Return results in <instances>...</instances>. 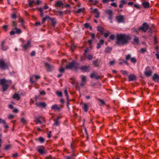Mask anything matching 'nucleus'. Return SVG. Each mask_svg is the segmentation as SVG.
Segmentation results:
<instances>
[{
  "label": "nucleus",
  "mask_w": 159,
  "mask_h": 159,
  "mask_svg": "<svg viewBox=\"0 0 159 159\" xmlns=\"http://www.w3.org/2000/svg\"><path fill=\"white\" fill-rule=\"evenodd\" d=\"M11 147V146L10 145H7L5 147V149L6 150H7L9 149Z\"/></svg>",
  "instance_id": "obj_62"
},
{
  "label": "nucleus",
  "mask_w": 159,
  "mask_h": 159,
  "mask_svg": "<svg viewBox=\"0 0 159 159\" xmlns=\"http://www.w3.org/2000/svg\"><path fill=\"white\" fill-rule=\"evenodd\" d=\"M0 82L2 86L3 91L7 90L8 86H10L11 84V81L6 80L5 79H1Z\"/></svg>",
  "instance_id": "obj_2"
},
{
  "label": "nucleus",
  "mask_w": 159,
  "mask_h": 159,
  "mask_svg": "<svg viewBox=\"0 0 159 159\" xmlns=\"http://www.w3.org/2000/svg\"><path fill=\"white\" fill-rule=\"evenodd\" d=\"M12 25L13 26H16L17 25V23L15 21H13L12 22Z\"/></svg>",
  "instance_id": "obj_55"
},
{
  "label": "nucleus",
  "mask_w": 159,
  "mask_h": 159,
  "mask_svg": "<svg viewBox=\"0 0 159 159\" xmlns=\"http://www.w3.org/2000/svg\"><path fill=\"white\" fill-rule=\"evenodd\" d=\"M116 63V61L115 60L112 61H110L109 64L110 66L113 65Z\"/></svg>",
  "instance_id": "obj_44"
},
{
  "label": "nucleus",
  "mask_w": 159,
  "mask_h": 159,
  "mask_svg": "<svg viewBox=\"0 0 159 159\" xmlns=\"http://www.w3.org/2000/svg\"><path fill=\"white\" fill-rule=\"evenodd\" d=\"M0 67L2 69H5L8 67V65L5 63L3 59L0 60Z\"/></svg>",
  "instance_id": "obj_4"
},
{
  "label": "nucleus",
  "mask_w": 159,
  "mask_h": 159,
  "mask_svg": "<svg viewBox=\"0 0 159 159\" xmlns=\"http://www.w3.org/2000/svg\"><path fill=\"white\" fill-rule=\"evenodd\" d=\"M16 14H13L11 15V17L12 18H16Z\"/></svg>",
  "instance_id": "obj_57"
},
{
  "label": "nucleus",
  "mask_w": 159,
  "mask_h": 159,
  "mask_svg": "<svg viewBox=\"0 0 159 159\" xmlns=\"http://www.w3.org/2000/svg\"><path fill=\"white\" fill-rule=\"evenodd\" d=\"M63 5V2L60 1L57 2L55 4V6L56 7H60Z\"/></svg>",
  "instance_id": "obj_17"
},
{
  "label": "nucleus",
  "mask_w": 159,
  "mask_h": 159,
  "mask_svg": "<svg viewBox=\"0 0 159 159\" xmlns=\"http://www.w3.org/2000/svg\"><path fill=\"white\" fill-rule=\"evenodd\" d=\"M120 72L123 75H127L128 73V72L126 70H121Z\"/></svg>",
  "instance_id": "obj_40"
},
{
  "label": "nucleus",
  "mask_w": 159,
  "mask_h": 159,
  "mask_svg": "<svg viewBox=\"0 0 159 159\" xmlns=\"http://www.w3.org/2000/svg\"><path fill=\"white\" fill-rule=\"evenodd\" d=\"M128 78L129 81L134 80L135 79V76L133 74L130 75L128 76Z\"/></svg>",
  "instance_id": "obj_24"
},
{
  "label": "nucleus",
  "mask_w": 159,
  "mask_h": 159,
  "mask_svg": "<svg viewBox=\"0 0 159 159\" xmlns=\"http://www.w3.org/2000/svg\"><path fill=\"white\" fill-rule=\"evenodd\" d=\"M110 34V33L109 31H106L105 33L102 32V34L106 38L108 37Z\"/></svg>",
  "instance_id": "obj_25"
},
{
  "label": "nucleus",
  "mask_w": 159,
  "mask_h": 159,
  "mask_svg": "<svg viewBox=\"0 0 159 159\" xmlns=\"http://www.w3.org/2000/svg\"><path fill=\"white\" fill-rule=\"evenodd\" d=\"M13 98L17 100H19L20 99V97L19 94L15 93L13 95Z\"/></svg>",
  "instance_id": "obj_19"
},
{
  "label": "nucleus",
  "mask_w": 159,
  "mask_h": 159,
  "mask_svg": "<svg viewBox=\"0 0 159 159\" xmlns=\"http://www.w3.org/2000/svg\"><path fill=\"white\" fill-rule=\"evenodd\" d=\"M81 77L82 83L81 84V85L82 86L84 85V83L86 82L87 79L86 76L84 75H81Z\"/></svg>",
  "instance_id": "obj_18"
},
{
  "label": "nucleus",
  "mask_w": 159,
  "mask_h": 159,
  "mask_svg": "<svg viewBox=\"0 0 159 159\" xmlns=\"http://www.w3.org/2000/svg\"><path fill=\"white\" fill-rule=\"evenodd\" d=\"M40 93L41 95H44L45 94V93L44 91H43L40 92Z\"/></svg>",
  "instance_id": "obj_63"
},
{
  "label": "nucleus",
  "mask_w": 159,
  "mask_h": 159,
  "mask_svg": "<svg viewBox=\"0 0 159 159\" xmlns=\"http://www.w3.org/2000/svg\"><path fill=\"white\" fill-rule=\"evenodd\" d=\"M38 152L41 154H45L46 153L45 148L43 146L40 147L38 149Z\"/></svg>",
  "instance_id": "obj_13"
},
{
  "label": "nucleus",
  "mask_w": 159,
  "mask_h": 159,
  "mask_svg": "<svg viewBox=\"0 0 159 159\" xmlns=\"http://www.w3.org/2000/svg\"><path fill=\"white\" fill-rule=\"evenodd\" d=\"M13 29L15 31L16 33L20 34L21 32V31L20 29L19 28H17L16 27Z\"/></svg>",
  "instance_id": "obj_26"
},
{
  "label": "nucleus",
  "mask_w": 159,
  "mask_h": 159,
  "mask_svg": "<svg viewBox=\"0 0 159 159\" xmlns=\"http://www.w3.org/2000/svg\"><path fill=\"white\" fill-rule=\"evenodd\" d=\"M31 43L30 41H28L26 44H25L23 45V48L25 50H26L28 48H30Z\"/></svg>",
  "instance_id": "obj_12"
},
{
  "label": "nucleus",
  "mask_w": 159,
  "mask_h": 159,
  "mask_svg": "<svg viewBox=\"0 0 159 159\" xmlns=\"http://www.w3.org/2000/svg\"><path fill=\"white\" fill-rule=\"evenodd\" d=\"M111 5L112 6H113V7H117V4H116V3L115 2H113V3H112L111 4Z\"/></svg>",
  "instance_id": "obj_51"
},
{
  "label": "nucleus",
  "mask_w": 159,
  "mask_h": 159,
  "mask_svg": "<svg viewBox=\"0 0 159 159\" xmlns=\"http://www.w3.org/2000/svg\"><path fill=\"white\" fill-rule=\"evenodd\" d=\"M116 18L117 21L119 23H122L123 22V20L124 19V17L122 15H119V16H116Z\"/></svg>",
  "instance_id": "obj_10"
},
{
  "label": "nucleus",
  "mask_w": 159,
  "mask_h": 159,
  "mask_svg": "<svg viewBox=\"0 0 159 159\" xmlns=\"http://www.w3.org/2000/svg\"><path fill=\"white\" fill-rule=\"evenodd\" d=\"M46 159H55L54 157H52L51 156H48L46 157Z\"/></svg>",
  "instance_id": "obj_58"
},
{
  "label": "nucleus",
  "mask_w": 159,
  "mask_h": 159,
  "mask_svg": "<svg viewBox=\"0 0 159 159\" xmlns=\"http://www.w3.org/2000/svg\"><path fill=\"white\" fill-rule=\"evenodd\" d=\"M90 77L91 78H94L96 79H98L99 78V77L95 73H93L91 74Z\"/></svg>",
  "instance_id": "obj_20"
},
{
  "label": "nucleus",
  "mask_w": 159,
  "mask_h": 159,
  "mask_svg": "<svg viewBox=\"0 0 159 159\" xmlns=\"http://www.w3.org/2000/svg\"><path fill=\"white\" fill-rule=\"evenodd\" d=\"M134 7L138 9H139L140 8V7H139V5L138 4H134Z\"/></svg>",
  "instance_id": "obj_49"
},
{
  "label": "nucleus",
  "mask_w": 159,
  "mask_h": 159,
  "mask_svg": "<svg viewBox=\"0 0 159 159\" xmlns=\"http://www.w3.org/2000/svg\"><path fill=\"white\" fill-rule=\"evenodd\" d=\"M83 109L84 110V111L86 112L88 111V107L87 105L86 104H84L83 106L82 107Z\"/></svg>",
  "instance_id": "obj_29"
},
{
  "label": "nucleus",
  "mask_w": 159,
  "mask_h": 159,
  "mask_svg": "<svg viewBox=\"0 0 159 159\" xmlns=\"http://www.w3.org/2000/svg\"><path fill=\"white\" fill-rule=\"evenodd\" d=\"M21 121L23 124H25L26 123V120L24 118H22L21 119Z\"/></svg>",
  "instance_id": "obj_48"
},
{
  "label": "nucleus",
  "mask_w": 159,
  "mask_h": 159,
  "mask_svg": "<svg viewBox=\"0 0 159 159\" xmlns=\"http://www.w3.org/2000/svg\"><path fill=\"white\" fill-rule=\"evenodd\" d=\"M116 43L119 45H125L128 43L131 39L129 35L125 34H118L116 36Z\"/></svg>",
  "instance_id": "obj_1"
},
{
  "label": "nucleus",
  "mask_w": 159,
  "mask_h": 159,
  "mask_svg": "<svg viewBox=\"0 0 159 159\" xmlns=\"http://www.w3.org/2000/svg\"><path fill=\"white\" fill-rule=\"evenodd\" d=\"M56 93L57 94V95L59 97H61L62 96V93L61 92L57 91L56 92Z\"/></svg>",
  "instance_id": "obj_39"
},
{
  "label": "nucleus",
  "mask_w": 159,
  "mask_h": 159,
  "mask_svg": "<svg viewBox=\"0 0 159 159\" xmlns=\"http://www.w3.org/2000/svg\"><path fill=\"white\" fill-rule=\"evenodd\" d=\"M35 121L36 122L37 124L38 123L41 124L42 122L40 121L39 118H37L36 119Z\"/></svg>",
  "instance_id": "obj_42"
},
{
  "label": "nucleus",
  "mask_w": 159,
  "mask_h": 159,
  "mask_svg": "<svg viewBox=\"0 0 159 159\" xmlns=\"http://www.w3.org/2000/svg\"><path fill=\"white\" fill-rule=\"evenodd\" d=\"M34 77L35 78V79L36 81H37L39 79H40V76L38 75H32L30 76V82L32 84H34L35 82V81H34L33 80V78Z\"/></svg>",
  "instance_id": "obj_5"
},
{
  "label": "nucleus",
  "mask_w": 159,
  "mask_h": 159,
  "mask_svg": "<svg viewBox=\"0 0 159 159\" xmlns=\"http://www.w3.org/2000/svg\"><path fill=\"white\" fill-rule=\"evenodd\" d=\"M6 42L5 41H3L2 43L1 46L2 49L3 51H6L8 49L9 47L8 46L6 45Z\"/></svg>",
  "instance_id": "obj_11"
},
{
  "label": "nucleus",
  "mask_w": 159,
  "mask_h": 159,
  "mask_svg": "<svg viewBox=\"0 0 159 159\" xmlns=\"http://www.w3.org/2000/svg\"><path fill=\"white\" fill-rule=\"evenodd\" d=\"M59 70L61 73H62L64 72V69L63 68H61L59 69Z\"/></svg>",
  "instance_id": "obj_53"
},
{
  "label": "nucleus",
  "mask_w": 159,
  "mask_h": 159,
  "mask_svg": "<svg viewBox=\"0 0 159 159\" xmlns=\"http://www.w3.org/2000/svg\"><path fill=\"white\" fill-rule=\"evenodd\" d=\"M104 43V40L102 39H101L99 41V43H100V44L101 45H102Z\"/></svg>",
  "instance_id": "obj_52"
},
{
  "label": "nucleus",
  "mask_w": 159,
  "mask_h": 159,
  "mask_svg": "<svg viewBox=\"0 0 159 159\" xmlns=\"http://www.w3.org/2000/svg\"><path fill=\"white\" fill-rule=\"evenodd\" d=\"M98 60H95L93 61V64L94 65L97 66L98 65Z\"/></svg>",
  "instance_id": "obj_46"
},
{
  "label": "nucleus",
  "mask_w": 159,
  "mask_h": 159,
  "mask_svg": "<svg viewBox=\"0 0 159 159\" xmlns=\"http://www.w3.org/2000/svg\"><path fill=\"white\" fill-rule=\"evenodd\" d=\"M98 1L96 0H93V2H92V4L94 5H96L97 4V3Z\"/></svg>",
  "instance_id": "obj_61"
},
{
  "label": "nucleus",
  "mask_w": 159,
  "mask_h": 159,
  "mask_svg": "<svg viewBox=\"0 0 159 159\" xmlns=\"http://www.w3.org/2000/svg\"><path fill=\"white\" fill-rule=\"evenodd\" d=\"M14 115L12 114H10L8 116V118L9 119H11L14 117Z\"/></svg>",
  "instance_id": "obj_45"
},
{
  "label": "nucleus",
  "mask_w": 159,
  "mask_h": 159,
  "mask_svg": "<svg viewBox=\"0 0 159 159\" xmlns=\"http://www.w3.org/2000/svg\"><path fill=\"white\" fill-rule=\"evenodd\" d=\"M148 25L145 23L139 28V30H141L142 31L145 32L148 29Z\"/></svg>",
  "instance_id": "obj_8"
},
{
  "label": "nucleus",
  "mask_w": 159,
  "mask_h": 159,
  "mask_svg": "<svg viewBox=\"0 0 159 159\" xmlns=\"http://www.w3.org/2000/svg\"><path fill=\"white\" fill-rule=\"evenodd\" d=\"M51 110H53L55 111L58 110L60 109V107H58L57 105V104H55L52 105L51 107Z\"/></svg>",
  "instance_id": "obj_16"
},
{
  "label": "nucleus",
  "mask_w": 159,
  "mask_h": 159,
  "mask_svg": "<svg viewBox=\"0 0 159 159\" xmlns=\"http://www.w3.org/2000/svg\"><path fill=\"white\" fill-rule=\"evenodd\" d=\"M153 79L155 81H159V76L156 74H154L153 77Z\"/></svg>",
  "instance_id": "obj_21"
},
{
  "label": "nucleus",
  "mask_w": 159,
  "mask_h": 159,
  "mask_svg": "<svg viewBox=\"0 0 159 159\" xmlns=\"http://www.w3.org/2000/svg\"><path fill=\"white\" fill-rule=\"evenodd\" d=\"M106 12L108 15L109 16L112 15V12L111 10H108L106 11Z\"/></svg>",
  "instance_id": "obj_37"
},
{
  "label": "nucleus",
  "mask_w": 159,
  "mask_h": 159,
  "mask_svg": "<svg viewBox=\"0 0 159 159\" xmlns=\"http://www.w3.org/2000/svg\"><path fill=\"white\" fill-rule=\"evenodd\" d=\"M59 117H57V120H54V124L55 125L57 126L59 125L60 123L59 121H58V120L59 119Z\"/></svg>",
  "instance_id": "obj_27"
},
{
  "label": "nucleus",
  "mask_w": 159,
  "mask_h": 159,
  "mask_svg": "<svg viewBox=\"0 0 159 159\" xmlns=\"http://www.w3.org/2000/svg\"><path fill=\"white\" fill-rule=\"evenodd\" d=\"M35 54V52L34 51H33L31 53H30V55L31 56H34Z\"/></svg>",
  "instance_id": "obj_60"
},
{
  "label": "nucleus",
  "mask_w": 159,
  "mask_h": 159,
  "mask_svg": "<svg viewBox=\"0 0 159 159\" xmlns=\"http://www.w3.org/2000/svg\"><path fill=\"white\" fill-rule=\"evenodd\" d=\"M85 56L86 57H87V58L89 60H91L92 59L93 57V56L91 54L86 55Z\"/></svg>",
  "instance_id": "obj_32"
},
{
  "label": "nucleus",
  "mask_w": 159,
  "mask_h": 159,
  "mask_svg": "<svg viewBox=\"0 0 159 159\" xmlns=\"http://www.w3.org/2000/svg\"><path fill=\"white\" fill-rule=\"evenodd\" d=\"M132 57H131V55L129 54L127 55L125 57V59L126 60H129Z\"/></svg>",
  "instance_id": "obj_35"
},
{
  "label": "nucleus",
  "mask_w": 159,
  "mask_h": 159,
  "mask_svg": "<svg viewBox=\"0 0 159 159\" xmlns=\"http://www.w3.org/2000/svg\"><path fill=\"white\" fill-rule=\"evenodd\" d=\"M39 140L40 143H43L44 142V140L43 138L40 137L39 138Z\"/></svg>",
  "instance_id": "obj_41"
},
{
  "label": "nucleus",
  "mask_w": 159,
  "mask_h": 159,
  "mask_svg": "<svg viewBox=\"0 0 159 159\" xmlns=\"http://www.w3.org/2000/svg\"><path fill=\"white\" fill-rule=\"evenodd\" d=\"M84 10V8H80L79 9L78 11H77V13H80L81 12H83Z\"/></svg>",
  "instance_id": "obj_38"
},
{
  "label": "nucleus",
  "mask_w": 159,
  "mask_h": 159,
  "mask_svg": "<svg viewBox=\"0 0 159 159\" xmlns=\"http://www.w3.org/2000/svg\"><path fill=\"white\" fill-rule=\"evenodd\" d=\"M130 61L133 63L135 64L136 62V59L134 57H132L130 59Z\"/></svg>",
  "instance_id": "obj_34"
},
{
  "label": "nucleus",
  "mask_w": 159,
  "mask_h": 159,
  "mask_svg": "<svg viewBox=\"0 0 159 159\" xmlns=\"http://www.w3.org/2000/svg\"><path fill=\"white\" fill-rule=\"evenodd\" d=\"M98 31L101 33V34H102V32H103L104 31V29L102 27H98Z\"/></svg>",
  "instance_id": "obj_33"
},
{
  "label": "nucleus",
  "mask_w": 159,
  "mask_h": 159,
  "mask_svg": "<svg viewBox=\"0 0 159 159\" xmlns=\"http://www.w3.org/2000/svg\"><path fill=\"white\" fill-rule=\"evenodd\" d=\"M142 5L145 8H148L149 7L150 4L148 2L144 1L142 2Z\"/></svg>",
  "instance_id": "obj_15"
},
{
  "label": "nucleus",
  "mask_w": 159,
  "mask_h": 159,
  "mask_svg": "<svg viewBox=\"0 0 159 159\" xmlns=\"http://www.w3.org/2000/svg\"><path fill=\"white\" fill-rule=\"evenodd\" d=\"M18 22H20L21 23V25L24 28H25L26 27L24 25L25 24V21L22 18H20L19 19V20L18 21Z\"/></svg>",
  "instance_id": "obj_22"
},
{
  "label": "nucleus",
  "mask_w": 159,
  "mask_h": 159,
  "mask_svg": "<svg viewBox=\"0 0 159 159\" xmlns=\"http://www.w3.org/2000/svg\"><path fill=\"white\" fill-rule=\"evenodd\" d=\"M50 19L51 20L52 25L54 27L56 24L57 23L56 19L54 18H50Z\"/></svg>",
  "instance_id": "obj_23"
},
{
  "label": "nucleus",
  "mask_w": 159,
  "mask_h": 159,
  "mask_svg": "<svg viewBox=\"0 0 159 159\" xmlns=\"http://www.w3.org/2000/svg\"><path fill=\"white\" fill-rule=\"evenodd\" d=\"M144 74L147 76H150L151 75L152 72L150 67L148 66L146 68L144 72Z\"/></svg>",
  "instance_id": "obj_3"
},
{
  "label": "nucleus",
  "mask_w": 159,
  "mask_h": 159,
  "mask_svg": "<svg viewBox=\"0 0 159 159\" xmlns=\"http://www.w3.org/2000/svg\"><path fill=\"white\" fill-rule=\"evenodd\" d=\"M77 64V63L74 61L70 63L66 66V68L68 69H70L73 68Z\"/></svg>",
  "instance_id": "obj_6"
},
{
  "label": "nucleus",
  "mask_w": 159,
  "mask_h": 159,
  "mask_svg": "<svg viewBox=\"0 0 159 159\" xmlns=\"http://www.w3.org/2000/svg\"><path fill=\"white\" fill-rule=\"evenodd\" d=\"M28 2L29 6L31 7L34 2V0H28Z\"/></svg>",
  "instance_id": "obj_28"
},
{
  "label": "nucleus",
  "mask_w": 159,
  "mask_h": 159,
  "mask_svg": "<svg viewBox=\"0 0 159 159\" xmlns=\"http://www.w3.org/2000/svg\"><path fill=\"white\" fill-rule=\"evenodd\" d=\"M115 38V36L114 35H111L110 37V38L111 40H113Z\"/></svg>",
  "instance_id": "obj_54"
},
{
  "label": "nucleus",
  "mask_w": 159,
  "mask_h": 159,
  "mask_svg": "<svg viewBox=\"0 0 159 159\" xmlns=\"http://www.w3.org/2000/svg\"><path fill=\"white\" fill-rule=\"evenodd\" d=\"M134 42L136 44H138L139 43V39L136 36H135L134 39Z\"/></svg>",
  "instance_id": "obj_30"
},
{
  "label": "nucleus",
  "mask_w": 159,
  "mask_h": 159,
  "mask_svg": "<svg viewBox=\"0 0 159 159\" xmlns=\"http://www.w3.org/2000/svg\"><path fill=\"white\" fill-rule=\"evenodd\" d=\"M146 49H144V48L141 49L140 50V51L142 53H143V52H146Z\"/></svg>",
  "instance_id": "obj_59"
},
{
  "label": "nucleus",
  "mask_w": 159,
  "mask_h": 159,
  "mask_svg": "<svg viewBox=\"0 0 159 159\" xmlns=\"http://www.w3.org/2000/svg\"><path fill=\"white\" fill-rule=\"evenodd\" d=\"M111 50V49L109 48H107L105 50V52L106 53H109L110 52Z\"/></svg>",
  "instance_id": "obj_36"
},
{
  "label": "nucleus",
  "mask_w": 159,
  "mask_h": 159,
  "mask_svg": "<svg viewBox=\"0 0 159 159\" xmlns=\"http://www.w3.org/2000/svg\"><path fill=\"white\" fill-rule=\"evenodd\" d=\"M51 131H49L48 133V137L49 138H50L51 136Z\"/></svg>",
  "instance_id": "obj_56"
},
{
  "label": "nucleus",
  "mask_w": 159,
  "mask_h": 159,
  "mask_svg": "<svg viewBox=\"0 0 159 159\" xmlns=\"http://www.w3.org/2000/svg\"><path fill=\"white\" fill-rule=\"evenodd\" d=\"M89 66H84L80 68L81 71L84 72H88L89 70Z\"/></svg>",
  "instance_id": "obj_9"
},
{
  "label": "nucleus",
  "mask_w": 159,
  "mask_h": 159,
  "mask_svg": "<svg viewBox=\"0 0 159 159\" xmlns=\"http://www.w3.org/2000/svg\"><path fill=\"white\" fill-rule=\"evenodd\" d=\"M2 123L4 124H6V122L5 120H3L1 119L0 118V124Z\"/></svg>",
  "instance_id": "obj_50"
},
{
  "label": "nucleus",
  "mask_w": 159,
  "mask_h": 159,
  "mask_svg": "<svg viewBox=\"0 0 159 159\" xmlns=\"http://www.w3.org/2000/svg\"><path fill=\"white\" fill-rule=\"evenodd\" d=\"M121 2L122 4H126V3L127 2L125 0H121Z\"/></svg>",
  "instance_id": "obj_64"
},
{
  "label": "nucleus",
  "mask_w": 159,
  "mask_h": 159,
  "mask_svg": "<svg viewBox=\"0 0 159 159\" xmlns=\"http://www.w3.org/2000/svg\"><path fill=\"white\" fill-rule=\"evenodd\" d=\"M50 18L49 16H46L45 17L43 18L42 19V22L43 23H44L46 20L48 19H50Z\"/></svg>",
  "instance_id": "obj_31"
},
{
  "label": "nucleus",
  "mask_w": 159,
  "mask_h": 159,
  "mask_svg": "<svg viewBox=\"0 0 159 159\" xmlns=\"http://www.w3.org/2000/svg\"><path fill=\"white\" fill-rule=\"evenodd\" d=\"M92 11L91 12L94 14H95V17L96 18H98L99 17V12L98 11V10L97 9H93L92 7H91L90 9Z\"/></svg>",
  "instance_id": "obj_7"
},
{
  "label": "nucleus",
  "mask_w": 159,
  "mask_h": 159,
  "mask_svg": "<svg viewBox=\"0 0 159 159\" xmlns=\"http://www.w3.org/2000/svg\"><path fill=\"white\" fill-rule=\"evenodd\" d=\"M120 61H123V62H124V63H125L127 65H128L129 64L124 59H120L119 60Z\"/></svg>",
  "instance_id": "obj_47"
},
{
  "label": "nucleus",
  "mask_w": 159,
  "mask_h": 159,
  "mask_svg": "<svg viewBox=\"0 0 159 159\" xmlns=\"http://www.w3.org/2000/svg\"><path fill=\"white\" fill-rule=\"evenodd\" d=\"M37 106L40 107H45L46 106V103L44 102H37L35 103Z\"/></svg>",
  "instance_id": "obj_14"
},
{
  "label": "nucleus",
  "mask_w": 159,
  "mask_h": 159,
  "mask_svg": "<svg viewBox=\"0 0 159 159\" xmlns=\"http://www.w3.org/2000/svg\"><path fill=\"white\" fill-rule=\"evenodd\" d=\"M64 93L66 96L67 99L68 100V95L67 93V90L66 89L64 91Z\"/></svg>",
  "instance_id": "obj_43"
}]
</instances>
